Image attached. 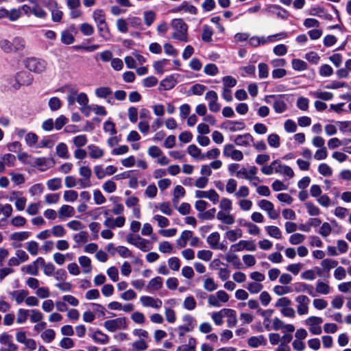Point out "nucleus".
I'll return each instance as SVG.
<instances>
[{
	"instance_id": "obj_7",
	"label": "nucleus",
	"mask_w": 351,
	"mask_h": 351,
	"mask_svg": "<svg viewBox=\"0 0 351 351\" xmlns=\"http://www.w3.org/2000/svg\"><path fill=\"white\" fill-rule=\"evenodd\" d=\"M230 249L234 252H239L243 250L254 252L256 250V245L253 241L241 240L239 243L232 245Z\"/></svg>"
},
{
	"instance_id": "obj_63",
	"label": "nucleus",
	"mask_w": 351,
	"mask_h": 351,
	"mask_svg": "<svg viewBox=\"0 0 351 351\" xmlns=\"http://www.w3.org/2000/svg\"><path fill=\"white\" fill-rule=\"evenodd\" d=\"M132 347L136 351L145 350L148 346L143 339H139L132 343Z\"/></svg>"
},
{
	"instance_id": "obj_47",
	"label": "nucleus",
	"mask_w": 351,
	"mask_h": 351,
	"mask_svg": "<svg viewBox=\"0 0 351 351\" xmlns=\"http://www.w3.org/2000/svg\"><path fill=\"white\" fill-rule=\"evenodd\" d=\"M88 234L86 231H82L73 236V239L77 243H84L88 241Z\"/></svg>"
},
{
	"instance_id": "obj_39",
	"label": "nucleus",
	"mask_w": 351,
	"mask_h": 351,
	"mask_svg": "<svg viewBox=\"0 0 351 351\" xmlns=\"http://www.w3.org/2000/svg\"><path fill=\"white\" fill-rule=\"evenodd\" d=\"M265 229L269 236L275 239L281 238V231L278 227L274 226H269L265 227Z\"/></svg>"
},
{
	"instance_id": "obj_44",
	"label": "nucleus",
	"mask_w": 351,
	"mask_h": 351,
	"mask_svg": "<svg viewBox=\"0 0 351 351\" xmlns=\"http://www.w3.org/2000/svg\"><path fill=\"white\" fill-rule=\"evenodd\" d=\"M338 264L337 261L326 258L322 261L321 265L324 269L326 271H330L332 268L335 267Z\"/></svg>"
},
{
	"instance_id": "obj_55",
	"label": "nucleus",
	"mask_w": 351,
	"mask_h": 351,
	"mask_svg": "<svg viewBox=\"0 0 351 351\" xmlns=\"http://www.w3.org/2000/svg\"><path fill=\"white\" fill-rule=\"evenodd\" d=\"M158 248L160 252L165 254H171L173 251V246L169 241L161 242Z\"/></svg>"
},
{
	"instance_id": "obj_20",
	"label": "nucleus",
	"mask_w": 351,
	"mask_h": 351,
	"mask_svg": "<svg viewBox=\"0 0 351 351\" xmlns=\"http://www.w3.org/2000/svg\"><path fill=\"white\" fill-rule=\"evenodd\" d=\"M75 210L69 205H63L58 211L60 219L69 218L73 216Z\"/></svg>"
},
{
	"instance_id": "obj_40",
	"label": "nucleus",
	"mask_w": 351,
	"mask_h": 351,
	"mask_svg": "<svg viewBox=\"0 0 351 351\" xmlns=\"http://www.w3.org/2000/svg\"><path fill=\"white\" fill-rule=\"evenodd\" d=\"M32 13L40 19H45L47 16V12L40 6V4L32 7Z\"/></svg>"
},
{
	"instance_id": "obj_17",
	"label": "nucleus",
	"mask_w": 351,
	"mask_h": 351,
	"mask_svg": "<svg viewBox=\"0 0 351 351\" xmlns=\"http://www.w3.org/2000/svg\"><path fill=\"white\" fill-rule=\"evenodd\" d=\"M221 312H223L224 315L228 317L227 324L229 328H232L237 324V319L236 316V311L234 310L231 308H223Z\"/></svg>"
},
{
	"instance_id": "obj_60",
	"label": "nucleus",
	"mask_w": 351,
	"mask_h": 351,
	"mask_svg": "<svg viewBox=\"0 0 351 351\" xmlns=\"http://www.w3.org/2000/svg\"><path fill=\"white\" fill-rule=\"evenodd\" d=\"M316 292L326 295L330 292V287L323 282H318L316 286Z\"/></svg>"
},
{
	"instance_id": "obj_12",
	"label": "nucleus",
	"mask_w": 351,
	"mask_h": 351,
	"mask_svg": "<svg viewBox=\"0 0 351 351\" xmlns=\"http://www.w3.org/2000/svg\"><path fill=\"white\" fill-rule=\"evenodd\" d=\"M32 76L27 71H21L16 73L15 81L21 86H28L32 82Z\"/></svg>"
},
{
	"instance_id": "obj_25",
	"label": "nucleus",
	"mask_w": 351,
	"mask_h": 351,
	"mask_svg": "<svg viewBox=\"0 0 351 351\" xmlns=\"http://www.w3.org/2000/svg\"><path fill=\"white\" fill-rule=\"evenodd\" d=\"M99 36L106 40L110 39V33L107 23L97 25Z\"/></svg>"
},
{
	"instance_id": "obj_33",
	"label": "nucleus",
	"mask_w": 351,
	"mask_h": 351,
	"mask_svg": "<svg viewBox=\"0 0 351 351\" xmlns=\"http://www.w3.org/2000/svg\"><path fill=\"white\" fill-rule=\"evenodd\" d=\"M213 34V29L207 25L203 26V32L202 34V39L206 43L212 41V36Z\"/></svg>"
},
{
	"instance_id": "obj_64",
	"label": "nucleus",
	"mask_w": 351,
	"mask_h": 351,
	"mask_svg": "<svg viewBox=\"0 0 351 351\" xmlns=\"http://www.w3.org/2000/svg\"><path fill=\"white\" fill-rule=\"evenodd\" d=\"M213 256V252L210 250H199L197 252V256L198 258L203 260L204 261H208L211 259Z\"/></svg>"
},
{
	"instance_id": "obj_13",
	"label": "nucleus",
	"mask_w": 351,
	"mask_h": 351,
	"mask_svg": "<svg viewBox=\"0 0 351 351\" xmlns=\"http://www.w3.org/2000/svg\"><path fill=\"white\" fill-rule=\"evenodd\" d=\"M195 197L197 198H208L214 204L218 202L219 197L217 193L213 189L209 191H197L195 192Z\"/></svg>"
},
{
	"instance_id": "obj_35",
	"label": "nucleus",
	"mask_w": 351,
	"mask_h": 351,
	"mask_svg": "<svg viewBox=\"0 0 351 351\" xmlns=\"http://www.w3.org/2000/svg\"><path fill=\"white\" fill-rule=\"evenodd\" d=\"M183 322L185 323L184 325L191 330H193L197 326L195 319L189 314H186L182 317Z\"/></svg>"
},
{
	"instance_id": "obj_22",
	"label": "nucleus",
	"mask_w": 351,
	"mask_h": 351,
	"mask_svg": "<svg viewBox=\"0 0 351 351\" xmlns=\"http://www.w3.org/2000/svg\"><path fill=\"white\" fill-rule=\"evenodd\" d=\"M91 337L95 342L101 344H107L109 342L108 336L99 330H96Z\"/></svg>"
},
{
	"instance_id": "obj_10",
	"label": "nucleus",
	"mask_w": 351,
	"mask_h": 351,
	"mask_svg": "<svg viewBox=\"0 0 351 351\" xmlns=\"http://www.w3.org/2000/svg\"><path fill=\"white\" fill-rule=\"evenodd\" d=\"M267 12L276 14L282 19H287L289 12L278 5H270L266 8Z\"/></svg>"
},
{
	"instance_id": "obj_9",
	"label": "nucleus",
	"mask_w": 351,
	"mask_h": 351,
	"mask_svg": "<svg viewBox=\"0 0 351 351\" xmlns=\"http://www.w3.org/2000/svg\"><path fill=\"white\" fill-rule=\"evenodd\" d=\"M140 301L143 306L152 307L156 309H159L162 304L160 299L147 295L141 296Z\"/></svg>"
},
{
	"instance_id": "obj_26",
	"label": "nucleus",
	"mask_w": 351,
	"mask_h": 351,
	"mask_svg": "<svg viewBox=\"0 0 351 351\" xmlns=\"http://www.w3.org/2000/svg\"><path fill=\"white\" fill-rule=\"evenodd\" d=\"M93 18L97 25L106 23L105 14L101 9L95 10L93 12Z\"/></svg>"
},
{
	"instance_id": "obj_36",
	"label": "nucleus",
	"mask_w": 351,
	"mask_h": 351,
	"mask_svg": "<svg viewBox=\"0 0 351 351\" xmlns=\"http://www.w3.org/2000/svg\"><path fill=\"white\" fill-rule=\"evenodd\" d=\"M196 301L193 296L186 297L183 302V308L188 311H193L196 308Z\"/></svg>"
},
{
	"instance_id": "obj_4",
	"label": "nucleus",
	"mask_w": 351,
	"mask_h": 351,
	"mask_svg": "<svg viewBox=\"0 0 351 351\" xmlns=\"http://www.w3.org/2000/svg\"><path fill=\"white\" fill-rule=\"evenodd\" d=\"M0 343L5 346L2 347L0 351H16L18 346L13 343L12 336L7 332H3L0 335Z\"/></svg>"
},
{
	"instance_id": "obj_41",
	"label": "nucleus",
	"mask_w": 351,
	"mask_h": 351,
	"mask_svg": "<svg viewBox=\"0 0 351 351\" xmlns=\"http://www.w3.org/2000/svg\"><path fill=\"white\" fill-rule=\"evenodd\" d=\"M292 67L295 71H304L307 69V64L304 60L300 59H293Z\"/></svg>"
},
{
	"instance_id": "obj_1",
	"label": "nucleus",
	"mask_w": 351,
	"mask_h": 351,
	"mask_svg": "<svg viewBox=\"0 0 351 351\" xmlns=\"http://www.w3.org/2000/svg\"><path fill=\"white\" fill-rule=\"evenodd\" d=\"M173 29L172 38L182 42H188V25L182 19H175L171 21Z\"/></svg>"
},
{
	"instance_id": "obj_54",
	"label": "nucleus",
	"mask_w": 351,
	"mask_h": 351,
	"mask_svg": "<svg viewBox=\"0 0 351 351\" xmlns=\"http://www.w3.org/2000/svg\"><path fill=\"white\" fill-rule=\"evenodd\" d=\"M247 289L251 293H258L262 290L263 285L256 282H250L248 284Z\"/></svg>"
},
{
	"instance_id": "obj_16",
	"label": "nucleus",
	"mask_w": 351,
	"mask_h": 351,
	"mask_svg": "<svg viewBox=\"0 0 351 351\" xmlns=\"http://www.w3.org/2000/svg\"><path fill=\"white\" fill-rule=\"evenodd\" d=\"M176 84L177 81L173 75H169L160 82L159 90H170L173 88Z\"/></svg>"
},
{
	"instance_id": "obj_52",
	"label": "nucleus",
	"mask_w": 351,
	"mask_h": 351,
	"mask_svg": "<svg viewBox=\"0 0 351 351\" xmlns=\"http://www.w3.org/2000/svg\"><path fill=\"white\" fill-rule=\"evenodd\" d=\"M31 233L29 232H14L11 235V239L14 241H24L27 239Z\"/></svg>"
},
{
	"instance_id": "obj_11",
	"label": "nucleus",
	"mask_w": 351,
	"mask_h": 351,
	"mask_svg": "<svg viewBox=\"0 0 351 351\" xmlns=\"http://www.w3.org/2000/svg\"><path fill=\"white\" fill-rule=\"evenodd\" d=\"M245 127V125L243 122L237 121H226L221 125V128L229 130L230 132L241 130H243Z\"/></svg>"
},
{
	"instance_id": "obj_8",
	"label": "nucleus",
	"mask_w": 351,
	"mask_h": 351,
	"mask_svg": "<svg viewBox=\"0 0 351 351\" xmlns=\"http://www.w3.org/2000/svg\"><path fill=\"white\" fill-rule=\"evenodd\" d=\"M223 155L237 161H240L243 158V153L240 150L234 149L232 144H228L224 146Z\"/></svg>"
},
{
	"instance_id": "obj_42",
	"label": "nucleus",
	"mask_w": 351,
	"mask_h": 351,
	"mask_svg": "<svg viewBox=\"0 0 351 351\" xmlns=\"http://www.w3.org/2000/svg\"><path fill=\"white\" fill-rule=\"evenodd\" d=\"M61 41L65 45H71L75 41V38L69 31L64 30L61 34Z\"/></svg>"
},
{
	"instance_id": "obj_50",
	"label": "nucleus",
	"mask_w": 351,
	"mask_h": 351,
	"mask_svg": "<svg viewBox=\"0 0 351 351\" xmlns=\"http://www.w3.org/2000/svg\"><path fill=\"white\" fill-rule=\"evenodd\" d=\"M219 234L215 232L208 236L207 242L210 245V247L213 249V247L216 246L219 243Z\"/></svg>"
},
{
	"instance_id": "obj_56",
	"label": "nucleus",
	"mask_w": 351,
	"mask_h": 351,
	"mask_svg": "<svg viewBox=\"0 0 351 351\" xmlns=\"http://www.w3.org/2000/svg\"><path fill=\"white\" fill-rule=\"evenodd\" d=\"M258 77L261 79L267 78L269 75L268 66L265 63H260L258 66Z\"/></svg>"
},
{
	"instance_id": "obj_62",
	"label": "nucleus",
	"mask_w": 351,
	"mask_h": 351,
	"mask_svg": "<svg viewBox=\"0 0 351 351\" xmlns=\"http://www.w3.org/2000/svg\"><path fill=\"white\" fill-rule=\"evenodd\" d=\"M73 142L76 147H80L87 143V138L84 134L79 135L73 138Z\"/></svg>"
},
{
	"instance_id": "obj_6",
	"label": "nucleus",
	"mask_w": 351,
	"mask_h": 351,
	"mask_svg": "<svg viewBox=\"0 0 351 351\" xmlns=\"http://www.w3.org/2000/svg\"><path fill=\"white\" fill-rule=\"evenodd\" d=\"M295 301L298 302L297 312L300 315H306L308 312V304L310 299L304 295L296 297Z\"/></svg>"
},
{
	"instance_id": "obj_61",
	"label": "nucleus",
	"mask_w": 351,
	"mask_h": 351,
	"mask_svg": "<svg viewBox=\"0 0 351 351\" xmlns=\"http://www.w3.org/2000/svg\"><path fill=\"white\" fill-rule=\"evenodd\" d=\"M188 153L194 158H197L201 156V149L197 147L195 145H190L188 147Z\"/></svg>"
},
{
	"instance_id": "obj_2",
	"label": "nucleus",
	"mask_w": 351,
	"mask_h": 351,
	"mask_svg": "<svg viewBox=\"0 0 351 351\" xmlns=\"http://www.w3.org/2000/svg\"><path fill=\"white\" fill-rule=\"evenodd\" d=\"M25 65L30 71L40 73L46 69L47 62L44 60L32 57L25 60Z\"/></svg>"
},
{
	"instance_id": "obj_5",
	"label": "nucleus",
	"mask_w": 351,
	"mask_h": 351,
	"mask_svg": "<svg viewBox=\"0 0 351 351\" xmlns=\"http://www.w3.org/2000/svg\"><path fill=\"white\" fill-rule=\"evenodd\" d=\"M229 300V295L223 290L218 291L216 295H210L208 298L209 305L215 307H219L220 302H226Z\"/></svg>"
},
{
	"instance_id": "obj_19",
	"label": "nucleus",
	"mask_w": 351,
	"mask_h": 351,
	"mask_svg": "<svg viewBox=\"0 0 351 351\" xmlns=\"http://www.w3.org/2000/svg\"><path fill=\"white\" fill-rule=\"evenodd\" d=\"M253 141L254 138L249 133L243 135H238L234 139V143L236 145L244 147H247L249 145V143Z\"/></svg>"
},
{
	"instance_id": "obj_46",
	"label": "nucleus",
	"mask_w": 351,
	"mask_h": 351,
	"mask_svg": "<svg viewBox=\"0 0 351 351\" xmlns=\"http://www.w3.org/2000/svg\"><path fill=\"white\" fill-rule=\"evenodd\" d=\"M55 332L52 329L45 330L41 335L42 339L47 343H51L55 339Z\"/></svg>"
},
{
	"instance_id": "obj_51",
	"label": "nucleus",
	"mask_w": 351,
	"mask_h": 351,
	"mask_svg": "<svg viewBox=\"0 0 351 351\" xmlns=\"http://www.w3.org/2000/svg\"><path fill=\"white\" fill-rule=\"evenodd\" d=\"M220 154V151L217 148L212 149L208 151L206 154H203L199 158L200 160H204L205 158H216Z\"/></svg>"
},
{
	"instance_id": "obj_30",
	"label": "nucleus",
	"mask_w": 351,
	"mask_h": 351,
	"mask_svg": "<svg viewBox=\"0 0 351 351\" xmlns=\"http://www.w3.org/2000/svg\"><path fill=\"white\" fill-rule=\"evenodd\" d=\"M281 97H276V100L274 102L273 107L276 112L277 113H282L285 111L287 108V104L282 99H280Z\"/></svg>"
},
{
	"instance_id": "obj_21",
	"label": "nucleus",
	"mask_w": 351,
	"mask_h": 351,
	"mask_svg": "<svg viewBox=\"0 0 351 351\" xmlns=\"http://www.w3.org/2000/svg\"><path fill=\"white\" fill-rule=\"evenodd\" d=\"M310 14L312 16H317L321 18H324V19L330 21L332 19V16L326 13L325 9L322 7L313 8L311 9L310 12Z\"/></svg>"
},
{
	"instance_id": "obj_38",
	"label": "nucleus",
	"mask_w": 351,
	"mask_h": 351,
	"mask_svg": "<svg viewBox=\"0 0 351 351\" xmlns=\"http://www.w3.org/2000/svg\"><path fill=\"white\" fill-rule=\"evenodd\" d=\"M80 30L84 36H91L94 33V27L88 23H82L80 26Z\"/></svg>"
},
{
	"instance_id": "obj_31",
	"label": "nucleus",
	"mask_w": 351,
	"mask_h": 351,
	"mask_svg": "<svg viewBox=\"0 0 351 351\" xmlns=\"http://www.w3.org/2000/svg\"><path fill=\"white\" fill-rule=\"evenodd\" d=\"M47 186L51 191L58 190L62 187V180L60 178L49 180L47 182Z\"/></svg>"
},
{
	"instance_id": "obj_27",
	"label": "nucleus",
	"mask_w": 351,
	"mask_h": 351,
	"mask_svg": "<svg viewBox=\"0 0 351 351\" xmlns=\"http://www.w3.org/2000/svg\"><path fill=\"white\" fill-rule=\"evenodd\" d=\"M12 297L15 298V300L17 304H21L25 298L28 295V291L26 290H18V291H13L10 292V293Z\"/></svg>"
},
{
	"instance_id": "obj_57",
	"label": "nucleus",
	"mask_w": 351,
	"mask_h": 351,
	"mask_svg": "<svg viewBox=\"0 0 351 351\" xmlns=\"http://www.w3.org/2000/svg\"><path fill=\"white\" fill-rule=\"evenodd\" d=\"M318 171L324 176H330L332 173L331 168L326 163H322L319 165Z\"/></svg>"
},
{
	"instance_id": "obj_32",
	"label": "nucleus",
	"mask_w": 351,
	"mask_h": 351,
	"mask_svg": "<svg viewBox=\"0 0 351 351\" xmlns=\"http://www.w3.org/2000/svg\"><path fill=\"white\" fill-rule=\"evenodd\" d=\"M56 153L60 158L67 159L69 158L68 148L65 143H60L56 147Z\"/></svg>"
},
{
	"instance_id": "obj_3",
	"label": "nucleus",
	"mask_w": 351,
	"mask_h": 351,
	"mask_svg": "<svg viewBox=\"0 0 351 351\" xmlns=\"http://www.w3.org/2000/svg\"><path fill=\"white\" fill-rule=\"evenodd\" d=\"M104 326L110 332H114L117 330L126 329V318L118 317L114 319H109L104 322Z\"/></svg>"
},
{
	"instance_id": "obj_43",
	"label": "nucleus",
	"mask_w": 351,
	"mask_h": 351,
	"mask_svg": "<svg viewBox=\"0 0 351 351\" xmlns=\"http://www.w3.org/2000/svg\"><path fill=\"white\" fill-rule=\"evenodd\" d=\"M29 315V310L19 308L17 312L16 322L18 324L25 323Z\"/></svg>"
},
{
	"instance_id": "obj_23",
	"label": "nucleus",
	"mask_w": 351,
	"mask_h": 351,
	"mask_svg": "<svg viewBox=\"0 0 351 351\" xmlns=\"http://www.w3.org/2000/svg\"><path fill=\"white\" fill-rule=\"evenodd\" d=\"M79 263L83 267V271L85 274H88L91 271V261L90 258L86 256H80L78 258Z\"/></svg>"
},
{
	"instance_id": "obj_37",
	"label": "nucleus",
	"mask_w": 351,
	"mask_h": 351,
	"mask_svg": "<svg viewBox=\"0 0 351 351\" xmlns=\"http://www.w3.org/2000/svg\"><path fill=\"white\" fill-rule=\"evenodd\" d=\"M48 105L51 111H56L61 108L62 102L58 97H53L49 99Z\"/></svg>"
},
{
	"instance_id": "obj_58",
	"label": "nucleus",
	"mask_w": 351,
	"mask_h": 351,
	"mask_svg": "<svg viewBox=\"0 0 351 351\" xmlns=\"http://www.w3.org/2000/svg\"><path fill=\"white\" fill-rule=\"evenodd\" d=\"M156 14L153 11H146L144 12V21L147 26H150L154 21Z\"/></svg>"
},
{
	"instance_id": "obj_24",
	"label": "nucleus",
	"mask_w": 351,
	"mask_h": 351,
	"mask_svg": "<svg viewBox=\"0 0 351 351\" xmlns=\"http://www.w3.org/2000/svg\"><path fill=\"white\" fill-rule=\"evenodd\" d=\"M88 149L89 150V156L92 158H100L104 154V150L95 145H88Z\"/></svg>"
},
{
	"instance_id": "obj_48",
	"label": "nucleus",
	"mask_w": 351,
	"mask_h": 351,
	"mask_svg": "<svg viewBox=\"0 0 351 351\" xmlns=\"http://www.w3.org/2000/svg\"><path fill=\"white\" fill-rule=\"evenodd\" d=\"M242 234L240 230H229L226 232V237L231 242L235 241L238 238L241 237Z\"/></svg>"
},
{
	"instance_id": "obj_45",
	"label": "nucleus",
	"mask_w": 351,
	"mask_h": 351,
	"mask_svg": "<svg viewBox=\"0 0 351 351\" xmlns=\"http://www.w3.org/2000/svg\"><path fill=\"white\" fill-rule=\"evenodd\" d=\"M168 62L167 59L158 60L154 63L153 66L158 73L162 74L165 72L164 67Z\"/></svg>"
},
{
	"instance_id": "obj_28",
	"label": "nucleus",
	"mask_w": 351,
	"mask_h": 351,
	"mask_svg": "<svg viewBox=\"0 0 351 351\" xmlns=\"http://www.w3.org/2000/svg\"><path fill=\"white\" fill-rule=\"evenodd\" d=\"M227 262L232 263L236 269H240L241 267V263L237 255L233 253H228L225 257Z\"/></svg>"
},
{
	"instance_id": "obj_53",
	"label": "nucleus",
	"mask_w": 351,
	"mask_h": 351,
	"mask_svg": "<svg viewBox=\"0 0 351 351\" xmlns=\"http://www.w3.org/2000/svg\"><path fill=\"white\" fill-rule=\"evenodd\" d=\"M267 141L269 145L272 147L277 148L280 146V137L276 134H271L269 135Z\"/></svg>"
},
{
	"instance_id": "obj_15",
	"label": "nucleus",
	"mask_w": 351,
	"mask_h": 351,
	"mask_svg": "<svg viewBox=\"0 0 351 351\" xmlns=\"http://www.w3.org/2000/svg\"><path fill=\"white\" fill-rule=\"evenodd\" d=\"M162 282L163 280L161 277H155L149 282L146 286V290L149 292L158 291L162 288Z\"/></svg>"
},
{
	"instance_id": "obj_59",
	"label": "nucleus",
	"mask_w": 351,
	"mask_h": 351,
	"mask_svg": "<svg viewBox=\"0 0 351 351\" xmlns=\"http://www.w3.org/2000/svg\"><path fill=\"white\" fill-rule=\"evenodd\" d=\"M0 48L5 53H11L13 51L12 42L7 39H3L0 41Z\"/></svg>"
},
{
	"instance_id": "obj_18",
	"label": "nucleus",
	"mask_w": 351,
	"mask_h": 351,
	"mask_svg": "<svg viewBox=\"0 0 351 351\" xmlns=\"http://www.w3.org/2000/svg\"><path fill=\"white\" fill-rule=\"evenodd\" d=\"M181 10H184L186 12H189L193 14H196L197 10V8L192 5H189L186 1H183L180 5L173 8L171 12H178Z\"/></svg>"
},
{
	"instance_id": "obj_14",
	"label": "nucleus",
	"mask_w": 351,
	"mask_h": 351,
	"mask_svg": "<svg viewBox=\"0 0 351 351\" xmlns=\"http://www.w3.org/2000/svg\"><path fill=\"white\" fill-rule=\"evenodd\" d=\"M295 291L297 293H306L313 297L316 296L314 287L311 285L304 282H298L295 284Z\"/></svg>"
},
{
	"instance_id": "obj_34",
	"label": "nucleus",
	"mask_w": 351,
	"mask_h": 351,
	"mask_svg": "<svg viewBox=\"0 0 351 351\" xmlns=\"http://www.w3.org/2000/svg\"><path fill=\"white\" fill-rule=\"evenodd\" d=\"M12 49L14 51H22L25 48V40L21 37H16L12 41Z\"/></svg>"
},
{
	"instance_id": "obj_29",
	"label": "nucleus",
	"mask_w": 351,
	"mask_h": 351,
	"mask_svg": "<svg viewBox=\"0 0 351 351\" xmlns=\"http://www.w3.org/2000/svg\"><path fill=\"white\" fill-rule=\"evenodd\" d=\"M95 95L99 98L105 99L112 93L111 88L108 86H101L95 89Z\"/></svg>"
},
{
	"instance_id": "obj_49",
	"label": "nucleus",
	"mask_w": 351,
	"mask_h": 351,
	"mask_svg": "<svg viewBox=\"0 0 351 351\" xmlns=\"http://www.w3.org/2000/svg\"><path fill=\"white\" fill-rule=\"evenodd\" d=\"M312 95L315 98H318L324 101H328L332 99L333 95L330 92H314Z\"/></svg>"
}]
</instances>
